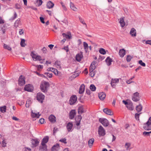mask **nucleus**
I'll use <instances>...</instances> for the list:
<instances>
[{"label": "nucleus", "instance_id": "nucleus-1", "mask_svg": "<svg viewBox=\"0 0 151 151\" xmlns=\"http://www.w3.org/2000/svg\"><path fill=\"white\" fill-rule=\"evenodd\" d=\"M49 84L48 82L44 81L41 84L40 87L41 91L44 93L47 91V88L49 87Z\"/></svg>", "mask_w": 151, "mask_h": 151}, {"label": "nucleus", "instance_id": "nucleus-2", "mask_svg": "<svg viewBox=\"0 0 151 151\" xmlns=\"http://www.w3.org/2000/svg\"><path fill=\"white\" fill-rule=\"evenodd\" d=\"M30 55L34 60L40 61L42 60V58L41 56L37 55L36 53H35V52H31Z\"/></svg>", "mask_w": 151, "mask_h": 151}, {"label": "nucleus", "instance_id": "nucleus-3", "mask_svg": "<svg viewBox=\"0 0 151 151\" xmlns=\"http://www.w3.org/2000/svg\"><path fill=\"white\" fill-rule=\"evenodd\" d=\"M151 125V117H150L147 122L144 124L143 128L145 130H149L151 129V127L150 126Z\"/></svg>", "mask_w": 151, "mask_h": 151}, {"label": "nucleus", "instance_id": "nucleus-4", "mask_svg": "<svg viewBox=\"0 0 151 151\" xmlns=\"http://www.w3.org/2000/svg\"><path fill=\"white\" fill-rule=\"evenodd\" d=\"M99 121L104 127H107L109 125V122L107 119L104 118H100Z\"/></svg>", "mask_w": 151, "mask_h": 151}, {"label": "nucleus", "instance_id": "nucleus-5", "mask_svg": "<svg viewBox=\"0 0 151 151\" xmlns=\"http://www.w3.org/2000/svg\"><path fill=\"white\" fill-rule=\"evenodd\" d=\"M37 98L38 101L42 103L45 98V96L42 93H37Z\"/></svg>", "mask_w": 151, "mask_h": 151}, {"label": "nucleus", "instance_id": "nucleus-6", "mask_svg": "<svg viewBox=\"0 0 151 151\" xmlns=\"http://www.w3.org/2000/svg\"><path fill=\"white\" fill-rule=\"evenodd\" d=\"M140 98V96L139 95V93L136 92L134 93L132 100L134 101L137 102L139 100Z\"/></svg>", "mask_w": 151, "mask_h": 151}, {"label": "nucleus", "instance_id": "nucleus-7", "mask_svg": "<svg viewBox=\"0 0 151 151\" xmlns=\"http://www.w3.org/2000/svg\"><path fill=\"white\" fill-rule=\"evenodd\" d=\"M98 134L100 136H104L105 134V131L104 128L101 126H99L98 130Z\"/></svg>", "mask_w": 151, "mask_h": 151}, {"label": "nucleus", "instance_id": "nucleus-8", "mask_svg": "<svg viewBox=\"0 0 151 151\" xmlns=\"http://www.w3.org/2000/svg\"><path fill=\"white\" fill-rule=\"evenodd\" d=\"M25 81L24 77L21 75L18 80V84L20 86L24 85L25 84Z\"/></svg>", "mask_w": 151, "mask_h": 151}, {"label": "nucleus", "instance_id": "nucleus-9", "mask_svg": "<svg viewBox=\"0 0 151 151\" xmlns=\"http://www.w3.org/2000/svg\"><path fill=\"white\" fill-rule=\"evenodd\" d=\"M77 99V97L76 96L73 95L72 96L69 100V104L70 105H73L76 102Z\"/></svg>", "mask_w": 151, "mask_h": 151}, {"label": "nucleus", "instance_id": "nucleus-10", "mask_svg": "<svg viewBox=\"0 0 151 151\" xmlns=\"http://www.w3.org/2000/svg\"><path fill=\"white\" fill-rule=\"evenodd\" d=\"M32 144V147H35L37 146L39 142L37 139H32L31 140Z\"/></svg>", "mask_w": 151, "mask_h": 151}, {"label": "nucleus", "instance_id": "nucleus-11", "mask_svg": "<svg viewBox=\"0 0 151 151\" xmlns=\"http://www.w3.org/2000/svg\"><path fill=\"white\" fill-rule=\"evenodd\" d=\"M76 112L75 110H71L69 114V119H73L76 114Z\"/></svg>", "mask_w": 151, "mask_h": 151}, {"label": "nucleus", "instance_id": "nucleus-12", "mask_svg": "<svg viewBox=\"0 0 151 151\" xmlns=\"http://www.w3.org/2000/svg\"><path fill=\"white\" fill-rule=\"evenodd\" d=\"M33 86L30 84L26 85L24 87V90L28 91L31 92L33 91Z\"/></svg>", "mask_w": 151, "mask_h": 151}, {"label": "nucleus", "instance_id": "nucleus-13", "mask_svg": "<svg viewBox=\"0 0 151 151\" xmlns=\"http://www.w3.org/2000/svg\"><path fill=\"white\" fill-rule=\"evenodd\" d=\"M73 124L72 122H69L66 125V128L68 132H72V129L73 127Z\"/></svg>", "mask_w": 151, "mask_h": 151}, {"label": "nucleus", "instance_id": "nucleus-14", "mask_svg": "<svg viewBox=\"0 0 151 151\" xmlns=\"http://www.w3.org/2000/svg\"><path fill=\"white\" fill-rule=\"evenodd\" d=\"M119 81V79H112L111 80V86L113 87L114 88L116 84L118 83Z\"/></svg>", "mask_w": 151, "mask_h": 151}, {"label": "nucleus", "instance_id": "nucleus-15", "mask_svg": "<svg viewBox=\"0 0 151 151\" xmlns=\"http://www.w3.org/2000/svg\"><path fill=\"white\" fill-rule=\"evenodd\" d=\"M103 111L105 113L108 115H112L113 114V113L110 109H108L107 108H105L103 109Z\"/></svg>", "mask_w": 151, "mask_h": 151}, {"label": "nucleus", "instance_id": "nucleus-16", "mask_svg": "<svg viewBox=\"0 0 151 151\" xmlns=\"http://www.w3.org/2000/svg\"><path fill=\"white\" fill-rule=\"evenodd\" d=\"M31 115L33 118H38L39 117L40 114H39V112L37 113H36L35 112H34L32 110L31 112Z\"/></svg>", "mask_w": 151, "mask_h": 151}, {"label": "nucleus", "instance_id": "nucleus-17", "mask_svg": "<svg viewBox=\"0 0 151 151\" xmlns=\"http://www.w3.org/2000/svg\"><path fill=\"white\" fill-rule=\"evenodd\" d=\"M83 55L82 52L77 54L76 56V60L78 61L79 62L83 58Z\"/></svg>", "mask_w": 151, "mask_h": 151}, {"label": "nucleus", "instance_id": "nucleus-18", "mask_svg": "<svg viewBox=\"0 0 151 151\" xmlns=\"http://www.w3.org/2000/svg\"><path fill=\"white\" fill-rule=\"evenodd\" d=\"M49 119L50 122L54 123L56 122V117L54 115L51 114L49 116Z\"/></svg>", "mask_w": 151, "mask_h": 151}, {"label": "nucleus", "instance_id": "nucleus-19", "mask_svg": "<svg viewBox=\"0 0 151 151\" xmlns=\"http://www.w3.org/2000/svg\"><path fill=\"white\" fill-rule=\"evenodd\" d=\"M49 139V137L48 136H46L45 137L42 139V142L41 143V145H46V143H47Z\"/></svg>", "mask_w": 151, "mask_h": 151}, {"label": "nucleus", "instance_id": "nucleus-20", "mask_svg": "<svg viewBox=\"0 0 151 151\" xmlns=\"http://www.w3.org/2000/svg\"><path fill=\"white\" fill-rule=\"evenodd\" d=\"M85 86L84 84H82L80 86L79 89V93L80 94H82L85 90Z\"/></svg>", "mask_w": 151, "mask_h": 151}, {"label": "nucleus", "instance_id": "nucleus-21", "mask_svg": "<svg viewBox=\"0 0 151 151\" xmlns=\"http://www.w3.org/2000/svg\"><path fill=\"white\" fill-rule=\"evenodd\" d=\"M99 97L101 100H104L106 97V94L104 92L100 93H99Z\"/></svg>", "mask_w": 151, "mask_h": 151}, {"label": "nucleus", "instance_id": "nucleus-22", "mask_svg": "<svg viewBox=\"0 0 151 151\" xmlns=\"http://www.w3.org/2000/svg\"><path fill=\"white\" fill-rule=\"evenodd\" d=\"M130 34L132 37H135L136 36V31L134 28H132L130 32Z\"/></svg>", "mask_w": 151, "mask_h": 151}, {"label": "nucleus", "instance_id": "nucleus-23", "mask_svg": "<svg viewBox=\"0 0 151 151\" xmlns=\"http://www.w3.org/2000/svg\"><path fill=\"white\" fill-rule=\"evenodd\" d=\"M68 34H66L65 33H63L62 35L63 37L66 38L67 39H71L72 37L71 33L69 32Z\"/></svg>", "mask_w": 151, "mask_h": 151}, {"label": "nucleus", "instance_id": "nucleus-24", "mask_svg": "<svg viewBox=\"0 0 151 151\" xmlns=\"http://www.w3.org/2000/svg\"><path fill=\"white\" fill-rule=\"evenodd\" d=\"M105 61L108 66L111 65L112 61V59L109 57H107Z\"/></svg>", "mask_w": 151, "mask_h": 151}, {"label": "nucleus", "instance_id": "nucleus-25", "mask_svg": "<svg viewBox=\"0 0 151 151\" xmlns=\"http://www.w3.org/2000/svg\"><path fill=\"white\" fill-rule=\"evenodd\" d=\"M54 4L51 1H49L47 4L46 6L47 8L50 9L52 8L54 6Z\"/></svg>", "mask_w": 151, "mask_h": 151}, {"label": "nucleus", "instance_id": "nucleus-26", "mask_svg": "<svg viewBox=\"0 0 151 151\" xmlns=\"http://www.w3.org/2000/svg\"><path fill=\"white\" fill-rule=\"evenodd\" d=\"M125 50L123 49L120 50L119 52V54L122 58L126 54Z\"/></svg>", "mask_w": 151, "mask_h": 151}, {"label": "nucleus", "instance_id": "nucleus-27", "mask_svg": "<svg viewBox=\"0 0 151 151\" xmlns=\"http://www.w3.org/2000/svg\"><path fill=\"white\" fill-rule=\"evenodd\" d=\"M96 63V61H93L91 63V64L90 66V69L92 70H94L96 68V66L95 65Z\"/></svg>", "mask_w": 151, "mask_h": 151}, {"label": "nucleus", "instance_id": "nucleus-28", "mask_svg": "<svg viewBox=\"0 0 151 151\" xmlns=\"http://www.w3.org/2000/svg\"><path fill=\"white\" fill-rule=\"evenodd\" d=\"M47 146L46 145H42V146L40 147V151H46L47 150Z\"/></svg>", "mask_w": 151, "mask_h": 151}, {"label": "nucleus", "instance_id": "nucleus-29", "mask_svg": "<svg viewBox=\"0 0 151 151\" xmlns=\"http://www.w3.org/2000/svg\"><path fill=\"white\" fill-rule=\"evenodd\" d=\"M126 106L129 110H133L134 109V107L132 103H129Z\"/></svg>", "mask_w": 151, "mask_h": 151}, {"label": "nucleus", "instance_id": "nucleus-30", "mask_svg": "<svg viewBox=\"0 0 151 151\" xmlns=\"http://www.w3.org/2000/svg\"><path fill=\"white\" fill-rule=\"evenodd\" d=\"M78 113L79 114H81L84 112L83 107L82 106L79 107L78 109Z\"/></svg>", "mask_w": 151, "mask_h": 151}, {"label": "nucleus", "instance_id": "nucleus-31", "mask_svg": "<svg viewBox=\"0 0 151 151\" xmlns=\"http://www.w3.org/2000/svg\"><path fill=\"white\" fill-rule=\"evenodd\" d=\"M142 109V107L141 104H139V105L137 106L136 107V109L138 112L141 111Z\"/></svg>", "mask_w": 151, "mask_h": 151}, {"label": "nucleus", "instance_id": "nucleus-32", "mask_svg": "<svg viewBox=\"0 0 151 151\" xmlns=\"http://www.w3.org/2000/svg\"><path fill=\"white\" fill-rule=\"evenodd\" d=\"M94 139L93 138H92L90 139L88 141V144L90 147H91L94 142Z\"/></svg>", "mask_w": 151, "mask_h": 151}, {"label": "nucleus", "instance_id": "nucleus-33", "mask_svg": "<svg viewBox=\"0 0 151 151\" xmlns=\"http://www.w3.org/2000/svg\"><path fill=\"white\" fill-rule=\"evenodd\" d=\"M21 24L20 19H18L16 21L14 24V26L17 27L19 25H20Z\"/></svg>", "mask_w": 151, "mask_h": 151}, {"label": "nucleus", "instance_id": "nucleus-34", "mask_svg": "<svg viewBox=\"0 0 151 151\" xmlns=\"http://www.w3.org/2000/svg\"><path fill=\"white\" fill-rule=\"evenodd\" d=\"M59 147V145L58 144H57L54 145L52 147V151H57V149Z\"/></svg>", "mask_w": 151, "mask_h": 151}, {"label": "nucleus", "instance_id": "nucleus-35", "mask_svg": "<svg viewBox=\"0 0 151 151\" xmlns=\"http://www.w3.org/2000/svg\"><path fill=\"white\" fill-rule=\"evenodd\" d=\"M119 23L121 24V26L122 27H123L125 25V22H124V18H121L120 19Z\"/></svg>", "mask_w": 151, "mask_h": 151}, {"label": "nucleus", "instance_id": "nucleus-36", "mask_svg": "<svg viewBox=\"0 0 151 151\" xmlns=\"http://www.w3.org/2000/svg\"><path fill=\"white\" fill-rule=\"evenodd\" d=\"M83 47L85 51L87 52L88 49V44L86 42H83Z\"/></svg>", "mask_w": 151, "mask_h": 151}, {"label": "nucleus", "instance_id": "nucleus-37", "mask_svg": "<svg viewBox=\"0 0 151 151\" xmlns=\"http://www.w3.org/2000/svg\"><path fill=\"white\" fill-rule=\"evenodd\" d=\"M20 45L22 47H24L26 45L25 43V40L24 39H21L20 42Z\"/></svg>", "mask_w": 151, "mask_h": 151}, {"label": "nucleus", "instance_id": "nucleus-38", "mask_svg": "<svg viewBox=\"0 0 151 151\" xmlns=\"http://www.w3.org/2000/svg\"><path fill=\"white\" fill-rule=\"evenodd\" d=\"M99 52L102 54L104 55L106 54V52L105 50L102 48H100L99 50Z\"/></svg>", "mask_w": 151, "mask_h": 151}, {"label": "nucleus", "instance_id": "nucleus-39", "mask_svg": "<svg viewBox=\"0 0 151 151\" xmlns=\"http://www.w3.org/2000/svg\"><path fill=\"white\" fill-rule=\"evenodd\" d=\"M6 110V106L0 107V110L1 112L4 113L5 112Z\"/></svg>", "mask_w": 151, "mask_h": 151}, {"label": "nucleus", "instance_id": "nucleus-40", "mask_svg": "<svg viewBox=\"0 0 151 151\" xmlns=\"http://www.w3.org/2000/svg\"><path fill=\"white\" fill-rule=\"evenodd\" d=\"M90 88L91 90L92 91H94L96 89V87L93 84H91L90 85Z\"/></svg>", "mask_w": 151, "mask_h": 151}, {"label": "nucleus", "instance_id": "nucleus-41", "mask_svg": "<svg viewBox=\"0 0 151 151\" xmlns=\"http://www.w3.org/2000/svg\"><path fill=\"white\" fill-rule=\"evenodd\" d=\"M93 70L90 69L89 75L91 77H93L95 75L94 72L93 71Z\"/></svg>", "mask_w": 151, "mask_h": 151}, {"label": "nucleus", "instance_id": "nucleus-42", "mask_svg": "<svg viewBox=\"0 0 151 151\" xmlns=\"http://www.w3.org/2000/svg\"><path fill=\"white\" fill-rule=\"evenodd\" d=\"M59 141L65 144H66L67 143L66 142V139L65 138H62L60 139Z\"/></svg>", "mask_w": 151, "mask_h": 151}, {"label": "nucleus", "instance_id": "nucleus-43", "mask_svg": "<svg viewBox=\"0 0 151 151\" xmlns=\"http://www.w3.org/2000/svg\"><path fill=\"white\" fill-rule=\"evenodd\" d=\"M36 2L37 5L38 6H41L42 3V0H37Z\"/></svg>", "mask_w": 151, "mask_h": 151}, {"label": "nucleus", "instance_id": "nucleus-44", "mask_svg": "<svg viewBox=\"0 0 151 151\" xmlns=\"http://www.w3.org/2000/svg\"><path fill=\"white\" fill-rule=\"evenodd\" d=\"M138 63L139 64H140L141 66L143 67H145L146 66V64L145 63L142 62V60H139V61Z\"/></svg>", "mask_w": 151, "mask_h": 151}, {"label": "nucleus", "instance_id": "nucleus-45", "mask_svg": "<svg viewBox=\"0 0 151 151\" xmlns=\"http://www.w3.org/2000/svg\"><path fill=\"white\" fill-rule=\"evenodd\" d=\"M17 14L15 12L14 13L13 16L11 17L10 20H14L17 17Z\"/></svg>", "mask_w": 151, "mask_h": 151}, {"label": "nucleus", "instance_id": "nucleus-46", "mask_svg": "<svg viewBox=\"0 0 151 151\" xmlns=\"http://www.w3.org/2000/svg\"><path fill=\"white\" fill-rule=\"evenodd\" d=\"M132 57L129 55H127L126 60L127 62H129L130 61L131 59L132 58Z\"/></svg>", "mask_w": 151, "mask_h": 151}, {"label": "nucleus", "instance_id": "nucleus-47", "mask_svg": "<svg viewBox=\"0 0 151 151\" xmlns=\"http://www.w3.org/2000/svg\"><path fill=\"white\" fill-rule=\"evenodd\" d=\"M79 20H80V22L81 23H82L83 24L85 25H86V27H87V25H86V24L85 22H84V20L83 19H82L80 17L79 18Z\"/></svg>", "mask_w": 151, "mask_h": 151}, {"label": "nucleus", "instance_id": "nucleus-48", "mask_svg": "<svg viewBox=\"0 0 151 151\" xmlns=\"http://www.w3.org/2000/svg\"><path fill=\"white\" fill-rule=\"evenodd\" d=\"M70 6L71 9H75L76 8L73 4L71 2H70Z\"/></svg>", "mask_w": 151, "mask_h": 151}, {"label": "nucleus", "instance_id": "nucleus-49", "mask_svg": "<svg viewBox=\"0 0 151 151\" xmlns=\"http://www.w3.org/2000/svg\"><path fill=\"white\" fill-rule=\"evenodd\" d=\"M141 114V113H140L139 114H137V113L135 114V119L137 120H139V116L140 114Z\"/></svg>", "mask_w": 151, "mask_h": 151}, {"label": "nucleus", "instance_id": "nucleus-50", "mask_svg": "<svg viewBox=\"0 0 151 151\" xmlns=\"http://www.w3.org/2000/svg\"><path fill=\"white\" fill-rule=\"evenodd\" d=\"M45 74L47 76H48L50 78H52V73H45Z\"/></svg>", "mask_w": 151, "mask_h": 151}, {"label": "nucleus", "instance_id": "nucleus-51", "mask_svg": "<svg viewBox=\"0 0 151 151\" xmlns=\"http://www.w3.org/2000/svg\"><path fill=\"white\" fill-rule=\"evenodd\" d=\"M6 141L5 139H4L3 140L2 142V145L3 147H4L6 146Z\"/></svg>", "mask_w": 151, "mask_h": 151}, {"label": "nucleus", "instance_id": "nucleus-52", "mask_svg": "<svg viewBox=\"0 0 151 151\" xmlns=\"http://www.w3.org/2000/svg\"><path fill=\"white\" fill-rule=\"evenodd\" d=\"M150 132H143V135H144L145 136H149L150 135Z\"/></svg>", "mask_w": 151, "mask_h": 151}, {"label": "nucleus", "instance_id": "nucleus-53", "mask_svg": "<svg viewBox=\"0 0 151 151\" xmlns=\"http://www.w3.org/2000/svg\"><path fill=\"white\" fill-rule=\"evenodd\" d=\"M53 134L54 135H55L56 133L58 131V128H57L56 127H55L54 128V129H53Z\"/></svg>", "mask_w": 151, "mask_h": 151}, {"label": "nucleus", "instance_id": "nucleus-54", "mask_svg": "<svg viewBox=\"0 0 151 151\" xmlns=\"http://www.w3.org/2000/svg\"><path fill=\"white\" fill-rule=\"evenodd\" d=\"M4 47L5 49H7L8 50H9V47L6 44H4Z\"/></svg>", "mask_w": 151, "mask_h": 151}, {"label": "nucleus", "instance_id": "nucleus-55", "mask_svg": "<svg viewBox=\"0 0 151 151\" xmlns=\"http://www.w3.org/2000/svg\"><path fill=\"white\" fill-rule=\"evenodd\" d=\"M31 149L29 148L25 147L23 149V151H31Z\"/></svg>", "mask_w": 151, "mask_h": 151}, {"label": "nucleus", "instance_id": "nucleus-56", "mask_svg": "<svg viewBox=\"0 0 151 151\" xmlns=\"http://www.w3.org/2000/svg\"><path fill=\"white\" fill-rule=\"evenodd\" d=\"M40 19L41 22L42 23L44 24L45 23V22L44 21V18L42 17H40Z\"/></svg>", "mask_w": 151, "mask_h": 151}, {"label": "nucleus", "instance_id": "nucleus-57", "mask_svg": "<svg viewBox=\"0 0 151 151\" xmlns=\"http://www.w3.org/2000/svg\"><path fill=\"white\" fill-rule=\"evenodd\" d=\"M55 65L58 66H60V62L59 61H56L55 63Z\"/></svg>", "mask_w": 151, "mask_h": 151}, {"label": "nucleus", "instance_id": "nucleus-58", "mask_svg": "<svg viewBox=\"0 0 151 151\" xmlns=\"http://www.w3.org/2000/svg\"><path fill=\"white\" fill-rule=\"evenodd\" d=\"M63 49H64L67 52H68L69 51V49L68 46H65L64 47L62 48Z\"/></svg>", "mask_w": 151, "mask_h": 151}, {"label": "nucleus", "instance_id": "nucleus-59", "mask_svg": "<svg viewBox=\"0 0 151 151\" xmlns=\"http://www.w3.org/2000/svg\"><path fill=\"white\" fill-rule=\"evenodd\" d=\"M44 119L43 118H41L40 119V122L41 124H43L44 123Z\"/></svg>", "mask_w": 151, "mask_h": 151}, {"label": "nucleus", "instance_id": "nucleus-60", "mask_svg": "<svg viewBox=\"0 0 151 151\" xmlns=\"http://www.w3.org/2000/svg\"><path fill=\"white\" fill-rule=\"evenodd\" d=\"M16 8L17 9H20L21 8V6L20 5L16 4L15 5Z\"/></svg>", "mask_w": 151, "mask_h": 151}, {"label": "nucleus", "instance_id": "nucleus-61", "mask_svg": "<svg viewBox=\"0 0 151 151\" xmlns=\"http://www.w3.org/2000/svg\"><path fill=\"white\" fill-rule=\"evenodd\" d=\"M42 50L44 53H46L47 51V50L45 47H43Z\"/></svg>", "mask_w": 151, "mask_h": 151}, {"label": "nucleus", "instance_id": "nucleus-62", "mask_svg": "<svg viewBox=\"0 0 151 151\" xmlns=\"http://www.w3.org/2000/svg\"><path fill=\"white\" fill-rule=\"evenodd\" d=\"M24 31L22 29H20L19 31V34L20 35H22L23 34Z\"/></svg>", "mask_w": 151, "mask_h": 151}, {"label": "nucleus", "instance_id": "nucleus-63", "mask_svg": "<svg viewBox=\"0 0 151 151\" xmlns=\"http://www.w3.org/2000/svg\"><path fill=\"white\" fill-rule=\"evenodd\" d=\"M130 144L129 143H126L125 144V146L126 147H127V149H128L129 147H130Z\"/></svg>", "mask_w": 151, "mask_h": 151}, {"label": "nucleus", "instance_id": "nucleus-64", "mask_svg": "<svg viewBox=\"0 0 151 151\" xmlns=\"http://www.w3.org/2000/svg\"><path fill=\"white\" fill-rule=\"evenodd\" d=\"M145 43L151 45V40H148L146 41Z\"/></svg>", "mask_w": 151, "mask_h": 151}]
</instances>
